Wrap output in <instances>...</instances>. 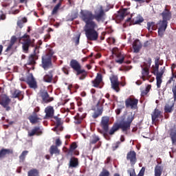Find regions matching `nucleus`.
I'll list each match as a JSON object with an SVG mask.
<instances>
[{"label":"nucleus","mask_w":176,"mask_h":176,"mask_svg":"<svg viewBox=\"0 0 176 176\" xmlns=\"http://www.w3.org/2000/svg\"><path fill=\"white\" fill-rule=\"evenodd\" d=\"M158 34L160 36H163L166 32V29L167 28V21H160L158 23Z\"/></svg>","instance_id":"8"},{"label":"nucleus","mask_w":176,"mask_h":176,"mask_svg":"<svg viewBox=\"0 0 176 176\" xmlns=\"http://www.w3.org/2000/svg\"><path fill=\"white\" fill-rule=\"evenodd\" d=\"M63 72H65V74H66V75H68V72L67 71H65V68L63 69Z\"/></svg>","instance_id":"62"},{"label":"nucleus","mask_w":176,"mask_h":176,"mask_svg":"<svg viewBox=\"0 0 176 176\" xmlns=\"http://www.w3.org/2000/svg\"><path fill=\"white\" fill-rule=\"evenodd\" d=\"M16 41H17V38H16L15 36H13L11 37L10 43L12 45H14V43H16Z\"/></svg>","instance_id":"49"},{"label":"nucleus","mask_w":176,"mask_h":176,"mask_svg":"<svg viewBox=\"0 0 176 176\" xmlns=\"http://www.w3.org/2000/svg\"><path fill=\"white\" fill-rule=\"evenodd\" d=\"M78 17V12L74 11L72 12L71 14H69L67 17V21H73V20H75Z\"/></svg>","instance_id":"27"},{"label":"nucleus","mask_w":176,"mask_h":176,"mask_svg":"<svg viewBox=\"0 0 176 176\" xmlns=\"http://www.w3.org/2000/svg\"><path fill=\"white\" fill-rule=\"evenodd\" d=\"M53 50H50L47 54L42 57V65L44 69H49L52 67V56H53Z\"/></svg>","instance_id":"4"},{"label":"nucleus","mask_w":176,"mask_h":176,"mask_svg":"<svg viewBox=\"0 0 176 176\" xmlns=\"http://www.w3.org/2000/svg\"><path fill=\"white\" fill-rule=\"evenodd\" d=\"M151 85H148L146 87L145 91H142V96H146V94H148V93H149V90H151Z\"/></svg>","instance_id":"47"},{"label":"nucleus","mask_w":176,"mask_h":176,"mask_svg":"<svg viewBox=\"0 0 176 176\" xmlns=\"http://www.w3.org/2000/svg\"><path fill=\"white\" fill-rule=\"evenodd\" d=\"M102 82V76L100 74H98L96 79L94 81H92V83L94 87H98V86L100 85V83H101Z\"/></svg>","instance_id":"21"},{"label":"nucleus","mask_w":176,"mask_h":176,"mask_svg":"<svg viewBox=\"0 0 176 176\" xmlns=\"http://www.w3.org/2000/svg\"><path fill=\"white\" fill-rule=\"evenodd\" d=\"M117 57L118 59L116 60V63H118V64H122L123 61H124V56H122V54H118L117 55Z\"/></svg>","instance_id":"39"},{"label":"nucleus","mask_w":176,"mask_h":176,"mask_svg":"<svg viewBox=\"0 0 176 176\" xmlns=\"http://www.w3.org/2000/svg\"><path fill=\"white\" fill-rule=\"evenodd\" d=\"M6 19V16L0 12V20H5Z\"/></svg>","instance_id":"53"},{"label":"nucleus","mask_w":176,"mask_h":176,"mask_svg":"<svg viewBox=\"0 0 176 176\" xmlns=\"http://www.w3.org/2000/svg\"><path fill=\"white\" fill-rule=\"evenodd\" d=\"M3 49V47L2 45H0V54L2 53Z\"/></svg>","instance_id":"61"},{"label":"nucleus","mask_w":176,"mask_h":176,"mask_svg":"<svg viewBox=\"0 0 176 176\" xmlns=\"http://www.w3.org/2000/svg\"><path fill=\"white\" fill-rule=\"evenodd\" d=\"M99 176H109V171L107 170L106 169H103Z\"/></svg>","instance_id":"48"},{"label":"nucleus","mask_w":176,"mask_h":176,"mask_svg":"<svg viewBox=\"0 0 176 176\" xmlns=\"http://www.w3.org/2000/svg\"><path fill=\"white\" fill-rule=\"evenodd\" d=\"M125 106L131 109H137L138 107V100L133 98H128L125 100Z\"/></svg>","instance_id":"5"},{"label":"nucleus","mask_w":176,"mask_h":176,"mask_svg":"<svg viewBox=\"0 0 176 176\" xmlns=\"http://www.w3.org/2000/svg\"><path fill=\"white\" fill-rule=\"evenodd\" d=\"M41 135L42 129L39 126L34 127L31 131L28 132L29 137H33V135Z\"/></svg>","instance_id":"15"},{"label":"nucleus","mask_w":176,"mask_h":176,"mask_svg":"<svg viewBox=\"0 0 176 176\" xmlns=\"http://www.w3.org/2000/svg\"><path fill=\"white\" fill-rule=\"evenodd\" d=\"M78 166V159L72 157L69 161V167H76Z\"/></svg>","instance_id":"33"},{"label":"nucleus","mask_w":176,"mask_h":176,"mask_svg":"<svg viewBox=\"0 0 176 176\" xmlns=\"http://www.w3.org/2000/svg\"><path fill=\"white\" fill-rule=\"evenodd\" d=\"M10 103V99L6 95H3L1 97V100L0 102L1 105L6 108V111H10V107H9V104Z\"/></svg>","instance_id":"9"},{"label":"nucleus","mask_w":176,"mask_h":176,"mask_svg":"<svg viewBox=\"0 0 176 176\" xmlns=\"http://www.w3.org/2000/svg\"><path fill=\"white\" fill-rule=\"evenodd\" d=\"M45 112L46 113V118H52L54 115V109L52 106L46 107L45 109Z\"/></svg>","instance_id":"19"},{"label":"nucleus","mask_w":176,"mask_h":176,"mask_svg":"<svg viewBox=\"0 0 176 176\" xmlns=\"http://www.w3.org/2000/svg\"><path fill=\"white\" fill-rule=\"evenodd\" d=\"M50 153V155H60V150H58L57 146H51Z\"/></svg>","instance_id":"25"},{"label":"nucleus","mask_w":176,"mask_h":176,"mask_svg":"<svg viewBox=\"0 0 176 176\" xmlns=\"http://www.w3.org/2000/svg\"><path fill=\"white\" fill-rule=\"evenodd\" d=\"M14 98H19V100H23V92L20 90H15L13 94Z\"/></svg>","instance_id":"30"},{"label":"nucleus","mask_w":176,"mask_h":176,"mask_svg":"<svg viewBox=\"0 0 176 176\" xmlns=\"http://www.w3.org/2000/svg\"><path fill=\"white\" fill-rule=\"evenodd\" d=\"M49 38H50V34H47V35L45 36V38H44V39H49Z\"/></svg>","instance_id":"60"},{"label":"nucleus","mask_w":176,"mask_h":176,"mask_svg":"<svg viewBox=\"0 0 176 176\" xmlns=\"http://www.w3.org/2000/svg\"><path fill=\"white\" fill-rule=\"evenodd\" d=\"M153 74L156 75V80H157V89H160V86L162 85V78L163 76V74H164V67L160 68V72H159V60L155 61V65L152 66Z\"/></svg>","instance_id":"3"},{"label":"nucleus","mask_w":176,"mask_h":176,"mask_svg":"<svg viewBox=\"0 0 176 176\" xmlns=\"http://www.w3.org/2000/svg\"><path fill=\"white\" fill-rule=\"evenodd\" d=\"M162 17L163 21H167V20H170L171 19V14L170 13V11L165 10L162 12Z\"/></svg>","instance_id":"24"},{"label":"nucleus","mask_w":176,"mask_h":176,"mask_svg":"<svg viewBox=\"0 0 176 176\" xmlns=\"http://www.w3.org/2000/svg\"><path fill=\"white\" fill-rule=\"evenodd\" d=\"M148 43H149V42L146 41V43H144V46H148Z\"/></svg>","instance_id":"64"},{"label":"nucleus","mask_w":176,"mask_h":176,"mask_svg":"<svg viewBox=\"0 0 176 176\" xmlns=\"http://www.w3.org/2000/svg\"><path fill=\"white\" fill-rule=\"evenodd\" d=\"M29 120L30 121V123H32V124H34V123H38L40 119L39 118H38L36 114H34L33 116H30L29 117Z\"/></svg>","instance_id":"28"},{"label":"nucleus","mask_w":176,"mask_h":176,"mask_svg":"<svg viewBox=\"0 0 176 176\" xmlns=\"http://www.w3.org/2000/svg\"><path fill=\"white\" fill-rule=\"evenodd\" d=\"M80 39V34L76 35L75 37L73 38V42L75 43L76 46L79 45V41Z\"/></svg>","instance_id":"43"},{"label":"nucleus","mask_w":176,"mask_h":176,"mask_svg":"<svg viewBox=\"0 0 176 176\" xmlns=\"http://www.w3.org/2000/svg\"><path fill=\"white\" fill-rule=\"evenodd\" d=\"M61 6V3H58L53 9L52 14H56L57 12H58V9H60V7Z\"/></svg>","instance_id":"45"},{"label":"nucleus","mask_w":176,"mask_h":176,"mask_svg":"<svg viewBox=\"0 0 176 176\" xmlns=\"http://www.w3.org/2000/svg\"><path fill=\"white\" fill-rule=\"evenodd\" d=\"M76 71L77 72V75H80V74H81L83 76V78H82V77L79 78L80 80H83L86 78L87 73H86L85 69H80V68H78V69H76Z\"/></svg>","instance_id":"26"},{"label":"nucleus","mask_w":176,"mask_h":176,"mask_svg":"<svg viewBox=\"0 0 176 176\" xmlns=\"http://www.w3.org/2000/svg\"><path fill=\"white\" fill-rule=\"evenodd\" d=\"M56 146H61V140H60V139H56Z\"/></svg>","instance_id":"55"},{"label":"nucleus","mask_w":176,"mask_h":176,"mask_svg":"<svg viewBox=\"0 0 176 176\" xmlns=\"http://www.w3.org/2000/svg\"><path fill=\"white\" fill-rule=\"evenodd\" d=\"M147 29L150 32H152L153 30H156V27H155V23L154 22H148L147 23Z\"/></svg>","instance_id":"35"},{"label":"nucleus","mask_w":176,"mask_h":176,"mask_svg":"<svg viewBox=\"0 0 176 176\" xmlns=\"http://www.w3.org/2000/svg\"><path fill=\"white\" fill-rule=\"evenodd\" d=\"M173 107H174V103H172L171 104H166L165 106V112L170 113L173 111Z\"/></svg>","instance_id":"38"},{"label":"nucleus","mask_w":176,"mask_h":176,"mask_svg":"<svg viewBox=\"0 0 176 176\" xmlns=\"http://www.w3.org/2000/svg\"><path fill=\"white\" fill-rule=\"evenodd\" d=\"M14 44H12L10 43V44L8 45V47H7V49L6 50V52H9V50H10V49H12V47H13Z\"/></svg>","instance_id":"58"},{"label":"nucleus","mask_w":176,"mask_h":176,"mask_svg":"<svg viewBox=\"0 0 176 176\" xmlns=\"http://www.w3.org/2000/svg\"><path fill=\"white\" fill-rule=\"evenodd\" d=\"M153 122H159L162 119V111L159 109H155L151 115Z\"/></svg>","instance_id":"12"},{"label":"nucleus","mask_w":176,"mask_h":176,"mask_svg":"<svg viewBox=\"0 0 176 176\" xmlns=\"http://www.w3.org/2000/svg\"><path fill=\"white\" fill-rule=\"evenodd\" d=\"M153 80H155V78H151V80H149V82H150L151 83H152V82H153Z\"/></svg>","instance_id":"63"},{"label":"nucleus","mask_w":176,"mask_h":176,"mask_svg":"<svg viewBox=\"0 0 176 176\" xmlns=\"http://www.w3.org/2000/svg\"><path fill=\"white\" fill-rule=\"evenodd\" d=\"M101 126L104 131H108V127L109 126V118L103 117L101 121Z\"/></svg>","instance_id":"16"},{"label":"nucleus","mask_w":176,"mask_h":176,"mask_svg":"<svg viewBox=\"0 0 176 176\" xmlns=\"http://www.w3.org/2000/svg\"><path fill=\"white\" fill-rule=\"evenodd\" d=\"M23 38L24 42L23 44V49L24 52L28 51V47H30V45H31V40H30V36L28 34H24L23 36H22Z\"/></svg>","instance_id":"11"},{"label":"nucleus","mask_w":176,"mask_h":176,"mask_svg":"<svg viewBox=\"0 0 176 176\" xmlns=\"http://www.w3.org/2000/svg\"><path fill=\"white\" fill-rule=\"evenodd\" d=\"M98 28L97 23L91 22L84 27V31L88 41H97L98 39V32L96 31Z\"/></svg>","instance_id":"2"},{"label":"nucleus","mask_w":176,"mask_h":176,"mask_svg":"<svg viewBox=\"0 0 176 176\" xmlns=\"http://www.w3.org/2000/svg\"><path fill=\"white\" fill-rule=\"evenodd\" d=\"M123 108H124V107L121 106L120 107L118 108L116 110V112L117 115H119L120 113V112H122V109H123Z\"/></svg>","instance_id":"51"},{"label":"nucleus","mask_w":176,"mask_h":176,"mask_svg":"<svg viewBox=\"0 0 176 176\" xmlns=\"http://www.w3.org/2000/svg\"><path fill=\"white\" fill-rule=\"evenodd\" d=\"M111 88L115 90L117 93H119V80H118V76H111L110 77Z\"/></svg>","instance_id":"6"},{"label":"nucleus","mask_w":176,"mask_h":176,"mask_svg":"<svg viewBox=\"0 0 176 176\" xmlns=\"http://www.w3.org/2000/svg\"><path fill=\"white\" fill-rule=\"evenodd\" d=\"M70 65L72 68H74L75 71L78 69V68H80V64H79L78 62H77L76 60H72L70 62Z\"/></svg>","instance_id":"29"},{"label":"nucleus","mask_w":176,"mask_h":176,"mask_svg":"<svg viewBox=\"0 0 176 176\" xmlns=\"http://www.w3.org/2000/svg\"><path fill=\"white\" fill-rule=\"evenodd\" d=\"M27 83L31 89H36V81H35V78H34V76L32 74H30L28 76Z\"/></svg>","instance_id":"13"},{"label":"nucleus","mask_w":176,"mask_h":176,"mask_svg":"<svg viewBox=\"0 0 176 176\" xmlns=\"http://www.w3.org/2000/svg\"><path fill=\"white\" fill-rule=\"evenodd\" d=\"M10 153H13V151L9 148H2L0 151V159H5L7 155H10Z\"/></svg>","instance_id":"18"},{"label":"nucleus","mask_w":176,"mask_h":176,"mask_svg":"<svg viewBox=\"0 0 176 176\" xmlns=\"http://www.w3.org/2000/svg\"><path fill=\"white\" fill-rule=\"evenodd\" d=\"M100 138L97 135H92V138L91 140V144H96L97 141H99Z\"/></svg>","instance_id":"46"},{"label":"nucleus","mask_w":176,"mask_h":176,"mask_svg":"<svg viewBox=\"0 0 176 176\" xmlns=\"http://www.w3.org/2000/svg\"><path fill=\"white\" fill-rule=\"evenodd\" d=\"M23 23H27V18L23 17L21 20H19L17 21V25L19 27V28L23 27Z\"/></svg>","instance_id":"42"},{"label":"nucleus","mask_w":176,"mask_h":176,"mask_svg":"<svg viewBox=\"0 0 176 176\" xmlns=\"http://www.w3.org/2000/svg\"><path fill=\"white\" fill-rule=\"evenodd\" d=\"M149 67H151V63H148V66L142 67V74L143 80H149L152 76V74L149 73Z\"/></svg>","instance_id":"7"},{"label":"nucleus","mask_w":176,"mask_h":176,"mask_svg":"<svg viewBox=\"0 0 176 176\" xmlns=\"http://www.w3.org/2000/svg\"><path fill=\"white\" fill-rule=\"evenodd\" d=\"M56 120L57 126H60L61 124V118H56Z\"/></svg>","instance_id":"56"},{"label":"nucleus","mask_w":176,"mask_h":176,"mask_svg":"<svg viewBox=\"0 0 176 176\" xmlns=\"http://www.w3.org/2000/svg\"><path fill=\"white\" fill-rule=\"evenodd\" d=\"M127 10H124L122 11V12L121 13L120 16H121V19H124V16H126V11Z\"/></svg>","instance_id":"54"},{"label":"nucleus","mask_w":176,"mask_h":176,"mask_svg":"<svg viewBox=\"0 0 176 176\" xmlns=\"http://www.w3.org/2000/svg\"><path fill=\"white\" fill-rule=\"evenodd\" d=\"M41 96L43 98V101L44 102H50V101H53V98H50L49 97V94H47V91H41Z\"/></svg>","instance_id":"17"},{"label":"nucleus","mask_w":176,"mask_h":176,"mask_svg":"<svg viewBox=\"0 0 176 176\" xmlns=\"http://www.w3.org/2000/svg\"><path fill=\"white\" fill-rule=\"evenodd\" d=\"M170 137L172 140L173 145H176V129H173L170 130Z\"/></svg>","instance_id":"22"},{"label":"nucleus","mask_w":176,"mask_h":176,"mask_svg":"<svg viewBox=\"0 0 176 176\" xmlns=\"http://www.w3.org/2000/svg\"><path fill=\"white\" fill-rule=\"evenodd\" d=\"M127 159L129 160L131 164H135V162H137V157L136 154L134 151H130L127 154Z\"/></svg>","instance_id":"14"},{"label":"nucleus","mask_w":176,"mask_h":176,"mask_svg":"<svg viewBox=\"0 0 176 176\" xmlns=\"http://www.w3.org/2000/svg\"><path fill=\"white\" fill-rule=\"evenodd\" d=\"M28 176H39V172L36 169L30 170L28 173Z\"/></svg>","instance_id":"34"},{"label":"nucleus","mask_w":176,"mask_h":176,"mask_svg":"<svg viewBox=\"0 0 176 176\" xmlns=\"http://www.w3.org/2000/svg\"><path fill=\"white\" fill-rule=\"evenodd\" d=\"M28 155V151H24L19 156V162H24L25 160V156Z\"/></svg>","instance_id":"36"},{"label":"nucleus","mask_w":176,"mask_h":176,"mask_svg":"<svg viewBox=\"0 0 176 176\" xmlns=\"http://www.w3.org/2000/svg\"><path fill=\"white\" fill-rule=\"evenodd\" d=\"M74 119H75L74 123H76V124H79L82 122V119H80V118H78L76 117H74Z\"/></svg>","instance_id":"50"},{"label":"nucleus","mask_w":176,"mask_h":176,"mask_svg":"<svg viewBox=\"0 0 176 176\" xmlns=\"http://www.w3.org/2000/svg\"><path fill=\"white\" fill-rule=\"evenodd\" d=\"M34 54H33L29 57V60L28 61V65H32L35 64V60H38V56H36V54H38V53H39V46H36L34 48Z\"/></svg>","instance_id":"10"},{"label":"nucleus","mask_w":176,"mask_h":176,"mask_svg":"<svg viewBox=\"0 0 176 176\" xmlns=\"http://www.w3.org/2000/svg\"><path fill=\"white\" fill-rule=\"evenodd\" d=\"M80 17L82 21L86 23L85 25H87V24H90L91 23H96L93 21L94 19L98 23H104V21H105V19H107V15H105V12H104L102 6H98L97 9L95 10L94 15L89 10H81Z\"/></svg>","instance_id":"1"},{"label":"nucleus","mask_w":176,"mask_h":176,"mask_svg":"<svg viewBox=\"0 0 176 176\" xmlns=\"http://www.w3.org/2000/svg\"><path fill=\"white\" fill-rule=\"evenodd\" d=\"M142 21H144V18L141 15H138L133 19V24H140Z\"/></svg>","instance_id":"31"},{"label":"nucleus","mask_w":176,"mask_h":176,"mask_svg":"<svg viewBox=\"0 0 176 176\" xmlns=\"http://www.w3.org/2000/svg\"><path fill=\"white\" fill-rule=\"evenodd\" d=\"M101 113H102V108H98V111H96L94 114L93 115V118H94V119H96V118L99 117L100 115H101Z\"/></svg>","instance_id":"41"},{"label":"nucleus","mask_w":176,"mask_h":176,"mask_svg":"<svg viewBox=\"0 0 176 176\" xmlns=\"http://www.w3.org/2000/svg\"><path fill=\"white\" fill-rule=\"evenodd\" d=\"M118 130H119V124L114 125L109 131L110 135L114 134L116 131H118Z\"/></svg>","instance_id":"40"},{"label":"nucleus","mask_w":176,"mask_h":176,"mask_svg":"<svg viewBox=\"0 0 176 176\" xmlns=\"http://www.w3.org/2000/svg\"><path fill=\"white\" fill-rule=\"evenodd\" d=\"M142 47V45H141V42L139 40H135L133 43V48L134 53H138L140 52V49Z\"/></svg>","instance_id":"20"},{"label":"nucleus","mask_w":176,"mask_h":176,"mask_svg":"<svg viewBox=\"0 0 176 176\" xmlns=\"http://www.w3.org/2000/svg\"><path fill=\"white\" fill-rule=\"evenodd\" d=\"M133 119H134V115H133V113H131L127 116L126 122H128L129 124H131V122H133Z\"/></svg>","instance_id":"44"},{"label":"nucleus","mask_w":176,"mask_h":176,"mask_svg":"<svg viewBox=\"0 0 176 176\" xmlns=\"http://www.w3.org/2000/svg\"><path fill=\"white\" fill-rule=\"evenodd\" d=\"M118 126L119 129H122L123 131H126L127 129H130V124L124 121L121 122Z\"/></svg>","instance_id":"23"},{"label":"nucleus","mask_w":176,"mask_h":176,"mask_svg":"<svg viewBox=\"0 0 176 176\" xmlns=\"http://www.w3.org/2000/svg\"><path fill=\"white\" fill-rule=\"evenodd\" d=\"M173 80H174V75H173V77L170 78L167 83L170 84Z\"/></svg>","instance_id":"59"},{"label":"nucleus","mask_w":176,"mask_h":176,"mask_svg":"<svg viewBox=\"0 0 176 176\" xmlns=\"http://www.w3.org/2000/svg\"><path fill=\"white\" fill-rule=\"evenodd\" d=\"M78 146H76V143H72V144L70 146V149L72 151H75Z\"/></svg>","instance_id":"52"},{"label":"nucleus","mask_w":176,"mask_h":176,"mask_svg":"<svg viewBox=\"0 0 176 176\" xmlns=\"http://www.w3.org/2000/svg\"><path fill=\"white\" fill-rule=\"evenodd\" d=\"M172 91L174 94V98L176 100V85L173 88Z\"/></svg>","instance_id":"57"},{"label":"nucleus","mask_w":176,"mask_h":176,"mask_svg":"<svg viewBox=\"0 0 176 176\" xmlns=\"http://www.w3.org/2000/svg\"><path fill=\"white\" fill-rule=\"evenodd\" d=\"M162 166H157L155 168V176H160L162 175Z\"/></svg>","instance_id":"37"},{"label":"nucleus","mask_w":176,"mask_h":176,"mask_svg":"<svg viewBox=\"0 0 176 176\" xmlns=\"http://www.w3.org/2000/svg\"><path fill=\"white\" fill-rule=\"evenodd\" d=\"M52 79H53V75H52V73H48L43 77L44 82H46L47 83H50V82H52Z\"/></svg>","instance_id":"32"}]
</instances>
